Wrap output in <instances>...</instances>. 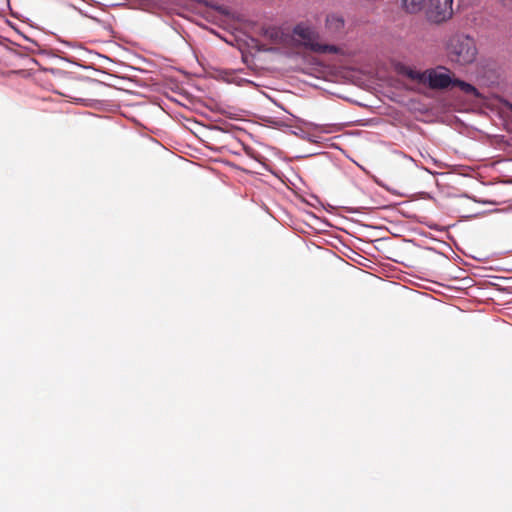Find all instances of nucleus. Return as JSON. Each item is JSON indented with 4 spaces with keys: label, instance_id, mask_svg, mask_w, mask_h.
<instances>
[{
    "label": "nucleus",
    "instance_id": "423d86ee",
    "mask_svg": "<svg viewBox=\"0 0 512 512\" xmlns=\"http://www.w3.org/2000/svg\"><path fill=\"white\" fill-rule=\"evenodd\" d=\"M398 71L402 76H405L414 82L425 84L426 71L421 72L409 66H401Z\"/></svg>",
    "mask_w": 512,
    "mask_h": 512
},
{
    "label": "nucleus",
    "instance_id": "1a4fd4ad",
    "mask_svg": "<svg viewBox=\"0 0 512 512\" xmlns=\"http://www.w3.org/2000/svg\"><path fill=\"white\" fill-rule=\"evenodd\" d=\"M265 35L274 43L279 44L283 41V32L278 28H269L266 30Z\"/></svg>",
    "mask_w": 512,
    "mask_h": 512
},
{
    "label": "nucleus",
    "instance_id": "0eeeda50",
    "mask_svg": "<svg viewBox=\"0 0 512 512\" xmlns=\"http://www.w3.org/2000/svg\"><path fill=\"white\" fill-rule=\"evenodd\" d=\"M453 87H458L464 94L479 98L481 94L476 87L460 79H454Z\"/></svg>",
    "mask_w": 512,
    "mask_h": 512
},
{
    "label": "nucleus",
    "instance_id": "7ed1b4c3",
    "mask_svg": "<svg viewBox=\"0 0 512 512\" xmlns=\"http://www.w3.org/2000/svg\"><path fill=\"white\" fill-rule=\"evenodd\" d=\"M453 0H429L426 17L429 22L441 24L453 16Z\"/></svg>",
    "mask_w": 512,
    "mask_h": 512
},
{
    "label": "nucleus",
    "instance_id": "6e6552de",
    "mask_svg": "<svg viewBox=\"0 0 512 512\" xmlns=\"http://www.w3.org/2000/svg\"><path fill=\"white\" fill-rule=\"evenodd\" d=\"M425 0H402L403 9L409 14H416L424 7Z\"/></svg>",
    "mask_w": 512,
    "mask_h": 512
},
{
    "label": "nucleus",
    "instance_id": "f03ea898",
    "mask_svg": "<svg viewBox=\"0 0 512 512\" xmlns=\"http://www.w3.org/2000/svg\"><path fill=\"white\" fill-rule=\"evenodd\" d=\"M293 36L304 47L310 49L313 52L333 54L338 52V47L335 45L319 43V35L316 30L304 23H300L294 27Z\"/></svg>",
    "mask_w": 512,
    "mask_h": 512
},
{
    "label": "nucleus",
    "instance_id": "f257e3e1",
    "mask_svg": "<svg viewBox=\"0 0 512 512\" xmlns=\"http://www.w3.org/2000/svg\"><path fill=\"white\" fill-rule=\"evenodd\" d=\"M446 51L449 59L459 65L473 63L478 53L474 39L463 33H456L449 37Z\"/></svg>",
    "mask_w": 512,
    "mask_h": 512
},
{
    "label": "nucleus",
    "instance_id": "20e7f679",
    "mask_svg": "<svg viewBox=\"0 0 512 512\" xmlns=\"http://www.w3.org/2000/svg\"><path fill=\"white\" fill-rule=\"evenodd\" d=\"M453 82L452 72L444 66L426 70L425 84L432 89H446L453 86Z\"/></svg>",
    "mask_w": 512,
    "mask_h": 512
},
{
    "label": "nucleus",
    "instance_id": "39448f33",
    "mask_svg": "<svg viewBox=\"0 0 512 512\" xmlns=\"http://www.w3.org/2000/svg\"><path fill=\"white\" fill-rule=\"evenodd\" d=\"M325 32L332 38H341L345 34V19L339 12H330L325 18Z\"/></svg>",
    "mask_w": 512,
    "mask_h": 512
},
{
    "label": "nucleus",
    "instance_id": "9d476101",
    "mask_svg": "<svg viewBox=\"0 0 512 512\" xmlns=\"http://www.w3.org/2000/svg\"><path fill=\"white\" fill-rule=\"evenodd\" d=\"M500 2H501L504 6H507V5L512 4V0H500Z\"/></svg>",
    "mask_w": 512,
    "mask_h": 512
}]
</instances>
